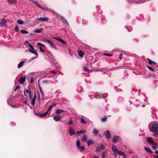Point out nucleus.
I'll return each instance as SVG.
<instances>
[{
    "label": "nucleus",
    "instance_id": "nucleus-1",
    "mask_svg": "<svg viewBox=\"0 0 158 158\" xmlns=\"http://www.w3.org/2000/svg\"><path fill=\"white\" fill-rule=\"evenodd\" d=\"M43 40L45 42L48 43L49 44L50 47L56 50H57L58 49L57 47L53 43L51 40L44 38L43 39Z\"/></svg>",
    "mask_w": 158,
    "mask_h": 158
},
{
    "label": "nucleus",
    "instance_id": "nucleus-2",
    "mask_svg": "<svg viewBox=\"0 0 158 158\" xmlns=\"http://www.w3.org/2000/svg\"><path fill=\"white\" fill-rule=\"evenodd\" d=\"M76 145L78 149L81 152H82L85 150V147L84 146H80V143L79 140H77L76 141Z\"/></svg>",
    "mask_w": 158,
    "mask_h": 158
},
{
    "label": "nucleus",
    "instance_id": "nucleus-3",
    "mask_svg": "<svg viewBox=\"0 0 158 158\" xmlns=\"http://www.w3.org/2000/svg\"><path fill=\"white\" fill-rule=\"evenodd\" d=\"M150 131L152 132H155L158 131V124L156 123H154L152 125Z\"/></svg>",
    "mask_w": 158,
    "mask_h": 158
},
{
    "label": "nucleus",
    "instance_id": "nucleus-4",
    "mask_svg": "<svg viewBox=\"0 0 158 158\" xmlns=\"http://www.w3.org/2000/svg\"><path fill=\"white\" fill-rule=\"evenodd\" d=\"M112 149L113 152L114 153V155L116 156L117 154V152L118 150L116 148V146L114 145H112Z\"/></svg>",
    "mask_w": 158,
    "mask_h": 158
},
{
    "label": "nucleus",
    "instance_id": "nucleus-5",
    "mask_svg": "<svg viewBox=\"0 0 158 158\" xmlns=\"http://www.w3.org/2000/svg\"><path fill=\"white\" fill-rule=\"evenodd\" d=\"M105 147L102 144H101L100 145L96 148V151L97 152H100L102 150L105 149Z\"/></svg>",
    "mask_w": 158,
    "mask_h": 158
},
{
    "label": "nucleus",
    "instance_id": "nucleus-6",
    "mask_svg": "<svg viewBox=\"0 0 158 158\" xmlns=\"http://www.w3.org/2000/svg\"><path fill=\"white\" fill-rule=\"evenodd\" d=\"M6 21L5 19H2L1 20L0 27H6Z\"/></svg>",
    "mask_w": 158,
    "mask_h": 158
},
{
    "label": "nucleus",
    "instance_id": "nucleus-7",
    "mask_svg": "<svg viewBox=\"0 0 158 158\" xmlns=\"http://www.w3.org/2000/svg\"><path fill=\"white\" fill-rule=\"evenodd\" d=\"M104 135L106 136V138L107 139H109L111 137V134L110 131L107 130L106 132H104Z\"/></svg>",
    "mask_w": 158,
    "mask_h": 158
},
{
    "label": "nucleus",
    "instance_id": "nucleus-8",
    "mask_svg": "<svg viewBox=\"0 0 158 158\" xmlns=\"http://www.w3.org/2000/svg\"><path fill=\"white\" fill-rule=\"evenodd\" d=\"M54 39L58 40L59 41H60V42H61L62 44H67V42L65 41L64 40H63L61 38H58L57 37H54Z\"/></svg>",
    "mask_w": 158,
    "mask_h": 158
},
{
    "label": "nucleus",
    "instance_id": "nucleus-9",
    "mask_svg": "<svg viewBox=\"0 0 158 158\" xmlns=\"http://www.w3.org/2000/svg\"><path fill=\"white\" fill-rule=\"evenodd\" d=\"M37 20L38 21H41L43 22H46L48 20V19L47 17H41L40 18H38Z\"/></svg>",
    "mask_w": 158,
    "mask_h": 158
},
{
    "label": "nucleus",
    "instance_id": "nucleus-10",
    "mask_svg": "<svg viewBox=\"0 0 158 158\" xmlns=\"http://www.w3.org/2000/svg\"><path fill=\"white\" fill-rule=\"evenodd\" d=\"M147 141L152 145H154L155 143L151 137H148V138Z\"/></svg>",
    "mask_w": 158,
    "mask_h": 158
},
{
    "label": "nucleus",
    "instance_id": "nucleus-11",
    "mask_svg": "<svg viewBox=\"0 0 158 158\" xmlns=\"http://www.w3.org/2000/svg\"><path fill=\"white\" fill-rule=\"evenodd\" d=\"M56 103H53L52 105L50 106L48 109V110L45 113H44L43 115H42L43 116H45L46 114L49 111L51 110L53 107L54 106H56Z\"/></svg>",
    "mask_w": 158,
    "mask_h": 158
},
{
    "label": "nucleus",
    "instance_id": "nucleus-12",
    "mask_svg": "<svg viewBox=\"0 0 158 158\" xmlns=\"http://www.w3.org/2000/svg\"><path fill=\"white\" fill-rule=\"evenodd\" d=\"M120 138V137L118 135H116L114 136L113 138V142L114 143L116 142Z\"/></svg>",
    "mask_w": 158,
    "mask_h": 158
},
{
    "label": "nucleus",
    "instance_id": "nucleus-13",
    "mask_svg": "<svg viewBox=\"0 0 158 158\" xmlns=\"http://www.w3.org/2000/svg\"><path fill=\"white\" fill-rule=\"evenodd\" d=\"M24 95L26 96L27 94H28L29 95L31 94V91L30 89H26L24 90Z\"/></svg>",
    "mask_w": 158,
    "mask_h": 158
},
{
    "label": "nucleus",
    "instance_id": "nucleus-14",
    "mask_svg": "<svg viewBox=\"0 0 158 158\" xmlns=\"http://www.w3.org/2000/svg\"><path fill=\"white\" fill-rule=\"evenodd\" d=\"M61 116L59 115H55L53 117L54 120L56 121H58L60 120Z\"/></svg>",
    "mask_w": 158,
    "mask_h": 158
},
{
    "label": "nucleus",
    "instance_id": "nucleus-15",
    "mask_svg": "<svg viewBox=\"0 0 158 158\" xmlns=\"http://www.w3.org/2000/svg\"><path fill=\"white\" fill-rule=\"evenodd\" d=\"M36 98V95L35 94L34 95L33 98L31 100L32 101H31V105L33 106H34L35 105V102Z\"/></svg>",
    "mask_w": 158,
    "mask_h": 158
},
{
    "label": "nucleus",
    "instance_id": "nucleus-16",
    "mask_svg": "<svg viewBox=\"0 0 158 158\" xmlns=\"http://www.w3.org/2000/svg\"><path fill=\"white\" fill-rule=\"evenodd\" d=\"M32 2L34 3L38 7H39L42 10H45V9L44 7L41 6L37 2L34 1H31Z\"/></svg>",
    "mask_w": 158,
    "mask_h": 158
},
{
    "label": "nucleus",
    "instance_id": "nucleus-17",
    "mask_svg": "<svg viewBox=\"0 0 158 158\" xmlns=\"http://www.w3.org/2000/svg\"><path fill=\"white\" fill-rule=\"evenodd\" d=\"M26 78V77L25 76L23 77H21L19 81V83L23 84L25 82Z\"/></svg>",
    "mask_w": 158,
    "mask_h": 158
},
{
    "label": "nucleus",
    "instance_id": "nucleus-18",
    "mask_svg": "<svg viewBox=\"0 0 158 158\" xmlns=\"http://www.w3.org/2000/svg\"><path fill=\"white\" fill-rule=\"evenodd\" d=\"M43 31V29L42 28L37 29H35L34 32L35 33H40L42 32Z\"/></svg>",
    "mask_w": 158,
    "mask_h": 158
},
{
    "label": "nucleus",
    "instance_id": "nucleus-19",
    "mask_svg": "<svg viewBox=\"0 0 158 158\" xmlns=\"http://www.w3.org/2000/svg\"><path fill=\"white\" fill-rule=\"evenodd\" d=\"M45 53L47 56H48L49 57L51 58V57L53 59V57L52 56L51 53L50 51H47L45 52Z\"/></svg>",
    "mask_w": 158,
    "mask_h": 158
},
{
    "label": "nucleus",
    "instance_id": "nucleus-20",
    "mask_svg": "<svg viewBox=\"0 0 158 158\" xmlns=\"http://www.w3.org/2000/svg\"><path fill=\"white\" fill-rule=\"evenodd\" d=\"M75 133V131L74 129L69 128V133L71 135H73Z\"/></svg>",
    "mask_w": 158,
    "mask_h": 158
},
{
    "label": "nucleus",
    "instance_id": "nucleus-21",
    "mask_svg": "<svg viewBox=\"0 0 158 158\" xmlns=\"http://www.w3.org/2000/svg\"><path fill=\"white\" fill-rule=\"evenodd\" d=\"M9 4H16L17 2L16 0H7Z\"/></svg>",
    "mask_w": 158,
    "mask_h": 158
},
{
    "label": "nucleus",
    "instance_id": "nucleus-22",
    "mask_svg": "<svg viewBox=\"0 0 158 158\" xmlns=\"http://www.w3.org/2000/svg\"><path fill=\"white\" fill-rule=\"evenodd\" d=\"M61 20L62 22L64 24L65 23L67 24L68 25L69 24L67 22V20L65 19V18L63 16H61Z\"/></svg>",
    "mask_w": 158,
    "mask_h": 158
},
{
    "label": "nucleus",
    "instance_id": "nucleus-23",
    "mask_svg": "<svg viewBox=\"0 0 158 158\" xmlns=\"http://www.w3.org/2000/svg\"><path fill=\"white\" fill-rule=\"evenodd\" d=\"M144 149H145V150L147 152L150 153H152V152L150 148H149V147H145Z\"/></svg>",
    "mask_w": 158,
    "mask_h": 158
},
{
    "label": "nucleus",
    "instance_id": "nucleus-24",
    "mask_svg": "<svg viewBox=\"0 0 158 158\" xmlns=\"http://www.w3.org/2000/svg\"><path fill=\"white\" fill-rule=\"evenodd\" d=\"M81 139L82 141H86L88 139V136L87 135H84Z\"/></svg>",
    "mask_w": 158,
    "mask_h": 158
},
{
    "label": "nucleus",
    "instance_id": "nucleus-25",
    "mask_svg": "<svg viewBox=\"0 0 158 158\" xmlns=\"http://www.w3.org/2000/svg\"><path fill=\"white\" fill-rule=\"evenodd\" d=\"M24 61H22L20 62L18 64V67L19 68H21L24 64Z\"/></svg>",
    "mask_w": 158,
    "mask_h": 158
},
{
    "label": "nucleus",
    "instance_id": "nucleus-26",
    "mask_svg": "<svg viewBox=\"0 0 158 158\" xmlns=\"http://www.w3.org/2000/svg\"><path fill=\"white\" fill-rule=\"evenodd\" d=\"M65 111L61 109H57L56 110V113L57 114H59L62 112H65Z\"/></svg>",
    "mask_w": 158,
    "mask_h": 158
},
{
    "label": "nucleus",
    "instance_id": "nucleus-27",
    "mask_svg": "<svg viewBox=\"0 0 158 158\" xmlns=\"http://www.w3.org/2000/svg\"><path fill=\"white\" fill-rule=\"evenodd\" d=\"M92 132L95 135H97L99 133L98 131L96 128H94V129Z\"/></svg>",
    "mask_w": 158,
    "mask_h": 158
},
{
    "label": "nucleus",
    "instance_id": "nucleus-28",
    "mask_svg": "<svg viewBox=\"0 0 158 158\" xmlns=\"http://www.w3.org/2000/svg\"><path fill=\"white\" fill-rule=\"evenodd\" d=\"M117 153L120 156H127V155L125 153L119 150H118V152H117Z\"/></svg>",
    "mask_w": 158,
    "mask_h": 158
},
{
    "label": "nucleus",
    "instance_id": "nucleus-29",
    "mask_svg": "<svg viewBox=\"0 0 158 158\" xmlns=\"http://www.w3.org/2000/svg\"><path fill=\"white\" fill-rule=\"evenodd\" d=\"M148 62L150 64H155L156 63L154 61L152 60H150L149 58H148Z\"/></svg>",
    "mask_w": 158,
    "mask_h": 158
},
{
    "label": "nucleus",
    "instance_id": "nucleus-30",
    "mask_svg": "<svg viewBox=\"0 0 158 158\" xmlns=\"http://www.w3.org/2000/svg\"><path fill=\"white\" fill-rule=\"evenodd\" d=\"M94 142L93 141L92 139H89L87 141V145L88 146H90L91 145L93 144Z\"/></svg>",
    "mask_w": 158,
    "mask_h": 158
},
{
    "label": "nucleus",
    "instance_id": "nucleus-31",
    "mask_svg": "<svg viewBox=\"0 0 158 158\" xmlns=\"http://www.w3.org/2000/svg\"><path fill=\"white\" fill-rule=\"evenodd\" d=\"M86 132V131L85 130H80L79 131H77V134H84Z\"/></svg>",
    "mask_w": 158,
    "mask_h": 158
},
{
    "label": "nucleus",
    "instance_id": "nucleus-32",
    "mask_svg": "<svg viewBox=\"0 0 158 158\" xmlns=\"http://www.w3.org/2000/svg\"><path fill=\"white\" fill-rule=\"evenodd\" d=\"M78 54L79 56L80 57H82L83 56V55H84V53L81 51H78Z\"/></svg>",
    "mask_w": 158,
    "mask_h": 158
},
{
    "label": "nucleus",
    "instance_id": "nucleus-33",
    "mask_svg": "<svg viewBox=\"0 0 158 158\" xmlns=\"http://www.w3.org/2000/svg\"><path fill=\"white\" fill-rule=\"evenodd\" d=\"M34 50H31V49H28V51L29 52H30L32 53H33V54H35V55H36L37 56H38V53H37L35 51H33Z\"/></svg>",
    "mask_w": 158,
    "mask_h": 158
},
{
    "label": "nucleus",
    "instance_id": "nucleus-34",
    "mask_svg": "<svg viewBox=\"0 0 158 158\" xmlns=\"http://www.w3.org/2000/svg\"><path fill=\"white\" fill-rule=\"evenodd\" d=\"M153 146H152V148L154 150H156L157 149L156 147L158 145L156 143H155V144L154 145H153Z\"/></svg>",
    "mask_w": 158,
    "mask_h": 158
},
{
    "label": "nucleus",
    "instance_id": "nucleus-35",
    "mask_svg": "<svg viewBox=\"0 0 158 158\" xmlns=\"http://www.w3.org/2000/svg\"><path fill=\"white\" fill-rule=\"evenodd\" d=\"M20 32L23 34H27L28 33V32L27 31L23 30H21L20 31Z\"/></svg>",
    "mask_w": 158,
    "mask_h": 158
},
{
    "label": "nucleus",
    "instance_id": "nucleus-36",
    "mask_svg": "<svg viewBox=\"0 0 158 158\" xmlns=\"http://www.w3.org/2000/svg\"><path fill=\"white\" fill-rule=\"evenodd\" d=\"M18 23L20 25H22L23 24V22L21 20H18L17 21Z\"/></svg>",
    "mask_w": 158,
    "mask_h": 158
},
{
    "label": "nucleus",
    "instance_id": "nucleus-37",
    "mask_svg": "<svg viewBox=\"0 0 158 158\" xmlns=\"http://www.w3.org/2000/svg\"><path fill=\"white\" fill-rule=\"evenodd\" d=\"M154 133L153 134V135L155 137L158 136V131H156L155 132H153Z\"/></svg>",
    "mask_w": 158,
    "mask_h": 158
},
{
    "label": "nucleus",
    "instance_id": "nucleus-38",
    "mask_svg": "<svg viewBox=\"0 0 158 158\" xmlns=\"http://www.w3.org/2000/svg\"><path fill=\"white\" fill-rule=\"evenodd\" d=\"M81 122L82 124H86L87 123L86 121H85L83 118H81Z\"/></svg>",
    "mask_w": 158,
    "mask_h": 158
},
{
    "label": "nucleus",
    "instance_id": "nucleus-39",
    "mask_svg": "<svg viewBox=\"0 0 158 158\" xmlns=\"http://www.w3.org/2000/svg\"><path fill=\"white\" fill-rule=\"evenodd\" d=\"M37 46H44L45 47V46L42 43H40V42H38L37 44Z\"/></svg>",
    "mask_w": 158,
    "mask_h": 158
},
{
    "label": "nucleus",
    "instance_id": "nucleus-40",
    "mask_svg": "<svg viewBox=\"0 0 158 158\" xmlns=\"http://www.w3.org/2000/svg\"><path fill=\"white\" fill-rule=\"evenodd\" d=\"M147 66L150 70L152 71H154V70L153 68L150 66L149 65H147Z\"/></svg>",
    "mask_w": 158,
    "mask_h": 158
},
{
    "label": "nucleus",
    "instance_id": "nucleus-41",
    "mask_svg": "<svg viewBox=\"0 0 158 158\" xmlns=\"http://www.w3.org/2000/svg\"><path fill=\"white\" fill-rule=\"evenodd\" d=\"M107 120V118L106 116L104 117V118H102V121L103 122H105Z\"/></svg>",
    "mask_w": 158,
    "mask_h": 158
},
{
    "label": "nucleus",
    "instance_id": "nucleus-42",
    "mask_svg": "<svg viewBox=\"0 0 158 158\" xmlns=\"http://www.w3.org/2000/svg\"><path fill=\"white\" fill-rule=\"evenodd\" d=\"M28 45L30 47L31 50H34V48L33 46L31 44H28Z\"/></svg>",
    "mask_w": 158,
    "mask_h": 158
},
{
    "label": "nucleus",
    "instance_id": "nucleus-43",
    "mask_svg": "<svg viewBox=\"0 0 158 158\" xmlns=\"http://www.w3.org/2000/svg\"><path fill=\"white\" fill-rule=\"evenodd\" d=\"M19 27L17 25L15 26V30L16 32H18L19 31Z\"/></svg>",
    "mask_w": 158,
    "mask_h": 158
},
{
    "label": "nucleus",
    "instance_id": "nucleus-44",
    "mask_svg": "<svg viewBox=\"0 0 158 158\" xmlns=\"http://www.w3.org/2000/svg\"><path fill=\"white\" fill-rule=\"evenodd\" d=\"M106 152H103L102 153V156L103 158H105V157Z\"/></svg>",
    "mask_w": 158,
    "mask_h": 158
},
{
    "label": "nucleus",
    "instance_id": "nucleus-45",
    "mask_svg": "<svg viewBox=\"0 0 158 158\" xmlns=\"http://www.w3.org/2000/svg\"><path fill=\"white\" fill-rule=\"evenodd\" d=\"M35 114L37 115H39V117H43L44 116L42 115H43L44 114H39V113H36Z\"/></svg>",
    "mask_w": 158,
    "mask_h": 158
},
{
    "label": "nucleus",
    "instance_id": "nucleus-46",
    "mask_svg": "<svg viewBox=\"0 0 158 158\" xmlns=\"http://www.w3.org/2000/svg\"><path fill=\"white\" fill-rule=\"evenodd\" d=\"M104 55L107 56H112V55L110 54H109V53H106L104 54Z\"/></svg>",
    "mask_w": 158,
    "mask_h": 158
},
{
    "label": "nucleus",
    "instance_id": "nucleus-47",
    "mask_svg": "<svg viewBox=\"0 0 158 158\" xmlns=\"http://www.w3.org/2000/svg\"><path fill=\"white\" fill-rule=\"evenodd\" d=\"M83 70H84V71L88 72H89L88 71V69L86 67H84V68H83Z\"/></svg>",
    "mask_w": 158,
    "mask_h": 158
},
{
    "label": "nucleus",
    "instance_id": "nucleus-48",
    "mask_svg": "<svg viewBox=\"0 0 158 158\" xmlns=\"http://www.w3.org/2000/svg\"><path fill=\"white\" fill-rule=\"evenodd\" d=\"M73 123V121L71 119H70L69 121L68 122V124L69 125H71Z\"/></svg>",
    "mask_w": 158,
    "mask_h": 158
},
{
    "label": "nucleus",
    "instance_id": "nucleus-49",
    "mask_svg": "<svg viewBox=\"0 0 158 158\" xmlns=\"http://www.w3.org/2000/svg\"><path fill=\"white\" fill-rule=\"evenodd\" d=\"M20 87V86L19 85H17V86H16V87L15 88V91H16V90H17V89H19V88Z\"/></svg>",
    "mask_w": 158,
    "mask_h": 158
},
{
    "label": "nucleus",
    "instance_id": "nucleus-50",
    "mask_svg": "<svg viewBox=\"0 0 158 158\" xmlns=\"http://www.w3.org/2000/svg\"><path fill=\"white\" fill-rule=\"evenodd\" d=\"M37 56L36 57H35V58H34V57H32L29 60H28V62H30L32 60H33L35 58H37Z\"/></svg>",
    "mask_w": 158,
    "mask_h": 158
},
{
    "label": "nucleus",
    "instance_id": "nucleus-51",
    "mask_svg": "<svg viewBox=\"0 0 158 158\" xmlns=\"http://www.w3.org/2000/svg\"><path fill=\"white\" fill-rule=\"evenodd\" d=\"M40 50L42 52H44V50L42 48V47H40Z\"/></svg>",
    "mask_w": 158,
    "mask_h": 158
},
{
    "label": "nucleus",
    "instance_id": "nucleus-52",
    "mask_svg": "<svg viewBox=\"0 0 158 158\" xmlns=\"http://www.w3.org/2000/svg\"><path fill=\"white\" fill-rule=\"evenodd\" d=\"M43 82L44 83H48L49 81L47 80H44L43 81Z\"/></svg>",
    "mask_w": 158,
    "mask_h": 158
},
{
    "label": "nucleus",
    "instance_id": "nucleus-53",
    "mask_svg": "<svg viewBox=\"0 0 158 158\" xmlns=\"http://www.w3.org/2000/svg\"><path fill=\"white\" fill-rule=\"evenodd\" d=\"M40 92L41 94L43 96L44 95V92L42 90V89H40Z\"/></svg>",
    "mask_w": 158,
    "mask_h": 158
},
{
    "label": "nucleus",
    "instance_id": "nucleus-54",
    "mask_svg": "<svg viewBox=\"0 0 158 158\" xmlns=\"http://www.w3.org/2000/svg\"><path fill=\"white\" fill-rule=\"evenodd\" d=\"M34 80L33 77H31L30 79V82L31 83H32L33 82Z\"/></svg>",
    "mask_w": 158,
    "mask_h": 158
},
{
    "label": "nucleus",
    "instance_id": "nucleus-55",
    "mask_svg": "<svg viewBox=\"0 0 158 158\" xmlns=\"http://www.w3.org/2000/svg\"><path fill=\"white\" fill-rule=\"evenodd\" d=\"M51 72L52 73H55V75L57 73V72L56 71H51Z\"/></svg>",
    "mask_w": 158,
    "mask_h": 158
},
{
    "label": "nucleus",
    "instance_id": "nucleus-56",
    "mask_svg": "<svg viewBox=\"0 0 158 158\" xmlns=\"http://www.w3.org/2000/svg\"><path fill=\"white\" fill-rule=\"evenodd\" d=\"M29 98H30V100H31L32 99V96L31 95V94L29 95Z\"/></svg>",
    "mask_w": 158,
    "mask_h": 158
},
{
    "label": "nucleus",
    "instance_id": "nucleus-57",
    "mask_svg": "<svg viewBox=\"0 0 158 158\" xmlns=\"http://www.w3.org/2000/svg\"><path fill=\"white\" fill-rule=\"evenodd\" d=\"M123 56V54H120L119 55V59H121L122 58V56Z\"/></svg>",
    "mask_w": 158,
    "mask_h": 158
},
{
    "label": "nucleus",
    "instance_id": "nucleus-58",
    "mask_svg": "<svg viewBox=\"0 0 158 158\" xmlns=\"http://www.w3.org/2000/svg\"><path fill=\"white\" fill-rule=\"evenodd\" d=\"M94 158H99V157L98 156H94Z\"/></svg>",
    "mask_w": 158,
    "mask_h": 158
},
{
    "label": "nucleus",
    "instance_id": "nucleus-59",
    "mask_svg": "<svg viewBox=\"0 0 158 158\" xmlns=\"http://www.w3.org/2000/svg\"><path fill=\"white\" fill-rule=\"evenodd\" d=\"M153 157L154 158H158V156L154 155Z\"/></svg>",
    "mask_w": 158,
    "mask_h": 158
},
{
    "label": "nucleus",
    "instance_id": "nucleus-60",
    "mask_svg": "<svg viewBox=\"0 0 158 158\" xmlns=\"http://www.w3.org/2000/svg\"><path fill=\"white\" fill-rule=\"evenodd\" d=\"M155 153L157 154V155H158V150H156V151H155Z\"/></svg>",
    "mask_w": 158,
    "mask_h": 158
},
{
    "label": "nucleus",
    "instance_id": "nucleus-61",
    "mask_svg": "<svg viewBox=\"0 0 158 158\" xmlns=\"http://www.w3.org/2000/svg\"><path fill=\"white\" fill-rule=\"evenodd\" d=\"M25 44H29V42H28V41L26 40L25 41Z\"/></svg>",
    "mask_w": 158,
    "mask_h": 158
},
{
    "label": "nucleus",
    "instance_id": "nucleus-62",
    "mask_svg": "<svg viewBox=\"0 0 158 158\" xmlns=\"http://www.w3.org/2000/svg\"><path fill=\"white\" fill-rule=\"evenodd\" d=\"M129 153H130V154H132L133 153V151H129Z\"/></svg>",
    "mask_w": 158,
    "mask_h": 158
},
{
    "label": "nucleus",
    "instance_id": "nucleus-63",
    "mask_svg": "<svg viewBox=\"0 0 158 158\" xmlns=\"http://www.w3.org/2000/svg\"><path fill=\"white\" fill-rule=\"evenodd\" d=\"M127 156H124L123 157V158H127Z\"/></svg>",
    "mask_w": 158,
    "mask_h": 158
},
{
    "label": "nucleus",
    "instance_id": "nucleus-64",
    "mask_svg": "<svg viewBox=\"0 0 158 158\" xmlns=\"http://www.w3.org/2000/svg\"><path fill=\"white\" fill-rule=\"evenodd\" d=\"M23 103L25 104H27V101H24Z\"/></svg>",
    "mask_w": 158,
    "mask_h": 158
}]
</instances>
